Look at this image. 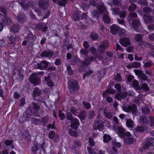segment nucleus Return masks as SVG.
<instances>
[{
  "instance_id": "1",
  "label": "nucleus",
  "mask_w": 154,
  "mask_h": 154,
  "mask_svg": "<svg viewBox=\"0 0 154 154\" xmlns=\"http://www.w3.org/2000/svg\"><path fill=\"white\" fill-rule=\"evenodd\" d=\"M97 9L100 14H103V20L106 23H108L110 21V19L108 15V12L103 3L100 5H98L97 6Z\"/></svg>"
},
{
  "instance_id": "2",
  "label": "nucleus",
  "mask_w": 154,
  "mask_h": 154,
  "mask_svg": "<svg viewBox=\"0 0 154 154\" xmlns=\"http://www.w3.org/2000/svg\"><path fill=\"white\" fill-rule=\"evenodd\" d=\"M102 116L100 113H98L97 116V120L95 122V124L93 127L94 129H98L100 131H102L103 129L104 122L100 119Z\"/></svg>"
},
{
  "instance_id": "3",
  "label": "nucleus",
  "mask_w": 154,
  "mask_h": 154,
  "mask_svg": "<svg viewBox=\"0 0 154 154\" xmlns=\"http://www.w3.org/2000/svg\"><path fill=\"white\" fill-rule=\"evenodd\" d=\"M122 110L125 112H131L134 114L136 115L138 113L136 105L133 104L129 106H125L122 107Z\"/></svg>"
},
{
  "instance_id": "4",
  "label": "nucleus",
  "mask_w": 154,
  "mask_h": 154,
  "mask_svg": "<svg viewBox=\"0 0 154 154\" xmlns=\"http://www.w3.org/2000/svg\"><path fill=\"white\" fill-rule=\"evenodd\" d=\"M68 86L71 93H74L75 91H77L79 89L77 81L71 80L68 81Z\"/></svg>"
},
{
  "instance_id": "5",
  "label": "nucleus",
  "mask_w": 154,
  "mask_h": 154,
  "mask_svg": "<svg viewBox=\"0 0 154 154\" xmlns=\"http://www.w3.org/2000/svg\"><path fill=\"white\" fill-rule=\"evenodd\" d=\"M109 42L107 40L102 42L97 48L98 51L100 53H104L105 49L109 47Z\"/></svg>"
},
{
  "instance_id": "6",
  "label": "nucleus",
  "mask_w": 154,
  "mask_h": 154,
  "mask_svg": "<svg viewBox=\"0 0 154 154\" xmlns=\"http://www.w3.org/2000/svg\"><path fill=\"white\" fill-rule=\"evenodd\" d=\"M29 112H31V108L30 107H29L24 113L22 117L19 119V121L20 123H23L28 120L30 117V114L29 113Z\"/></svg>"
},
{
  "instance_id": "7",
  "label": "nucleus",
  "mask_w": 154,
  "mask_h": 154,
  "mask_svg": "<svg viewBox=\"0 0 154 154\" xmlns=\"http://www.w3.org/2000/svg\"><path fill=\"white\" fill-rule=\"evenodd\" d=\"M29 80L34 85H38L40 82V80L36 73L32 74L29 77Z\"/></svg>"
},
{
  "instance_id": "8",
  "label": "nucleus",
  "mask_w": 154,
  "mask_h": 154,
  "mask_svg": "<svg viewBox=\"0 0 154 154\" xmlns=\"http://www.w3.org/2000/svg\"><path fill=\"white\" fill-rule=\"evenodd\" d=\"M134 29L136 31L139 32L142 28L140 22L138 20H133L132 23Z\"/></svg>"
},
{
  "instance_id": "9",
  "label": "nucleus",
  "mask_w": 154,
  "mask_h": 154,
  "mask_svg": "<svg viewBox=\"0 0 154 154\" xmlns=\"http://www.w3.org/2000/svg\"><path fill=\"white\" fill-rule=\"evenodd\" d=\"M48 64V63L46 61L43 60L35 64V67L36 69H40L43 70L47 68Z\"/></svg>"
},
{
  "instance_id": "10",
  "label": "nucleus",
  "mask_w": 154,
  "mask_h": 154,
  "mask_svg": "<svg viewBox=\"0 0 154 154\" xmlns=\"http://www.w3.org/2000/svg\"><path fill=\"white\" fill-rule=\"evenodd\" d=\"M48 0H40L38 2L39 6L42 9L46 10L49 6Z\"/></svg>"
},
{
  "instance_id": "11",
  "label": "nucleus",
  "mask_w": 154,
  "mask_h": 154,
  "mask_svg": "<svg viewBox=\"0 0 154 154\" xmlns=\"http://www.w3.org/2000/svg\"><path fill=\"white\" fill-rule=\"evenodd\" d=\"M17 15L16 19L20 23H23L26 21V17L23 13L20 12Z\"/></svg>"
},
{
  "instance_id": "12",
  "label": "nucleus",
  "mask_w": 154,
  "mask_h": 154,
  "mask_svg": "<svg viewBox=\"0 0 154 154\" xmlns=\"http://www.w3.org/2000/svg\"><path fill=\"white\" fill-rule=\"evenodd\" d=\"M120 43L123 46L126 47L131 44L130 39L127 38H121L119 39Z\"/></svg>"
},
{
  "instance_id": "13",
  "label": "nucleus",
  "mask_w": 154,
  "mask_h": 154,
  "mask_svg": "<svg viewBox=\"0 0 154 154\" xmlns=\"http://www.w3.org/2000/svg\"><path fill=\"white\" fill-rule=\"evenodd\" d=\"M94 57L93 56L86 58L83 61L82 63V66H86L89 65L94 60Z\"/></svg>"
},
{
  "instance_id": "14",
  "label": "nucleus",
  "mask_w": 154,
  "mask_h": 154,
  "mask_svg": "<svg viewBox=\"0 0 154 154\" xmlns=\"http://www.w3.org/2000/svg\"><path fill=\"white\" fill-rule=\"evenodd\" d=\"M71 124L70 125V127L75 129H76L78 128V125L79 124V122L78 119L74 118L71 121Z\"/></svg>"
},
{
  "instance_id": "15",
  "label": "nucleus",
  "mask_w": 154,
  "mask_h": 154,
  "mask_svg": "<svg viewBox=\"0 0 154 154\" xmlns=\"http://www.w3.org/2000/svg\"><path fill=\"white\" fill-rule=\"evenodd\" d=\"M41 90L38 88H34L32 94V96L35 100H38L36 98V97L40 96L41 94Z\"/></svg>"
},
{
  "instance_id": "16",
  "label": "nucleus",
  "mask_w": 154,
  "mask_h": 154,
  "mask_svg": "<svg viewBox=\"0 0 154 154\" xmlns=\"http://www.w3.org/2000/svg\"><path fill=\"white\" fill-rule=\"evenodd\" d=\"M115 131L120 137H124V133L125 131L124 128L121 127L118 128L117 129H115Z\"/></svg>"
},
{
  "instance_id": "17",
  "label": "nucleus",
  "mask_w": 154,
  "mask_h": 154,
  "mask_svg": "<svg viewBox=\"0 0 154 154\" xmlns=\"http://www.w3.org/2000/svg\"><path fill=\"white\" fill-rule=\"evenodd\" d=\"M20 28V26L18 23H16L13 25L11 28V31L14 32H17L19 31Z\"/></svg>"
},
{
  "instance_id": "18",
  "label": "nucleus",
  "mask_w": 154,
  "mask_h": 154,
  "mask_svg": "<svg viewBox=\"0 0 154 154\" xmlns=\"http://www.w3.org/2000/svg\"><path fill=\"white\" fill-rule=\"evenodd\" d=\"M53 55V53L50 51H43L41 54L42 57H51Z\"/></svg>"
},
{
  "instance_id": "19",
  "label": "nucleus",
  "mask_w": 154,
  "mask_h": 154,
  "mask_svg": "<svg viewBox=\"0 0 154 154\" xmlns=\"http://www.w3.org/2000/svg\"><path fill=\"white\" fill-rule=\"evenodd\" d=\"M143 18L146 23H152L154 22V17L153 16L150 15H145L144 16Z\"/></svg>"
},
{
  "instance_id": "20",
  "label": "nucleus",
  "mask_w": 154,
  "mask_h": 154,
  "mask_svg": "<svg viewBox=\"0 0 154 154\" xmlns=\"http://www.w3.org/2000/svg\"><path fill=\"white\" fill-rule=\"evenodd\" d=\"M119 28L118 26L116 25H113L110 27L111 32L114 35L116 34Z\"/></svg>"
},
{
  "instance_id": "21",
  "label": "nucleus",
  "mask_w": 154,
  "mask_h": 154,
  "mask_svg": "<svg viewBox=\"0 0 154 154\" xmlns=\"http://www.w3.org/2000/svg\"><path fill=\"white\" fill-rule=\"evenodd\" d=\"M103 113L104 116L108 119H111L113 116L112 113L108 111L106 109H103Z\"/></svg>"
},
{
  "instance_id": "22",
  "label": "nucleus",
  "mask_w": 154,
  "mask_h": 154,
  "mask_svg": "<svg viewBox=\"0 0 154 154\" xmlns=\"http://www.w3.org/2000/svg\"><path fill=\"white\" fill-rule=\"evenodd\" d=\"M139 120L140 123L142 124L146 125L148 122L147 118L144 116H140Z\"/></svg>"
},
{
  "instance_id": "23",
  "label": "nucleus",
  "mask_w": 154,
  "mask_h": 154,
  "mask_svg": "<svg viewBox=\"0 0 154 154\" xmlns=\"http://www.w3.org/2000/svg\"><path fill=\"white\" fill-rule=\"evenodd\" d=\"M103 97L105 98L106 101L108 103H111L113 101L112 98L109 96L108 94L106 93L104 91L103 92Z\"/></svg>"
},
{
  "instance_id": "24",
  "label": "nucleus",
  "mask_w": 154,
  "mask_h": 154,
  "mask_svg": "<svg viewBox=\"0 0 154 154\" xmlns=\"http://www.w3.org/2000/svg\"><path fill=\"white\" fill-rule=\"evenodd\" d=\"M124 141L128 144H131L135 142V139L134 137H130L125 138Z\"/></svg>"
},
{
  "instance_id": "25",
  "label": "nucleus",
  "mask_w": 154,
  "mask_h": 154,
  "mask_svg": "<svg viewBox=\"0 0 154 154\" xmlns=\"http://www.w3.org/2000/svg\"><path fill=\"white\" fill-rule=\"evenodd\" d=\"M50 77L49 76L47 77H45L44 78L45 81L48 86L52 87L54 86V84L52 81L50 80Z\"/></svg>"
},
{
  "instance_id": "26",
  "label": "nucleus",
  "mask_w": 154,
  "mask_h": 154,
  "mask_svg": "<svg viewBox=\"0 0 154 154\" xmlns=\"http://www.w3.org/2000/svg\"><path fill=\"white\" fill-rule=\"evenodd\" d=\"M2 21L6 25L9 24L12 22L10 18L4 16L2 19Z\"/></svg>"
},
{
  "instance_id": "27",
  "label": "nucleus",
  "mask_w": 154,
  "mask_h": 154,
  "mask_svg": "<svg viewBox=\"0 0 154 154\" xmlns=\"http://www.w3.org/2000/svg\"><path fill=\"white\" fill-rule=\"evenodd\" d=\"M126 124L127 126L129 128H132L133 125V121L131 119H126Z\"/></svg>"
},
{
  "instance_id": "28",
  "label": "nucleus",
  "mask_w": 154,
  "mask_h": 154,
  "mask_svg": "<svg viewBox=\"0 0 154 154\" xmlns=\"http://www.w3.org/2000/svg\"><path fill=\"white\" fill-rule=\"evenodd\" d=\"M142 112L145 115H147L150 112L149 108L147 106H145L141 108Z\"/></svg>"
},
{
  "instance_id": "29",
  "label": "nucleus",
  "mask_w": 154,
  "mask_h": 154,
  "mask_svg": "<svg viewBox=\"0 0 154 154\" xmlns=\"http://www.w3.org/2000/svg\"><path fill=\"white\" fill-rule=\"evenodd\" d=\"M143 44L146 47H147L146 46H147L148 47L152 49V50L149 52L150 54V52H151L152 51H154V45H153L149 42H143Z\"/></svg>"
},
{
  "instance_id": "30",
  "label": "nucleus",
  "mask_w": 154,
  "mask_h": 154,
  "mask_svg": "<svg viewBox=\"0 0 154 154\" xmlns=\"http://www.w3.org/2000/svg\"><path fill=\"white\" fill-rule=\"evenodd\" d=\"M29 107H30L31 109L32 108L33 109L35 110H37L40 109V107L36 103L34 102H32L31 105Z\"/></svg>"
},
{
  "instance_id": "31",
  "label": "nucleus",
  "mask_w": 154,
  "mask_h": 154,
  "mask_svg": "<svg viewBox=\"0 0 154 154\" xmlns=\"http://www.w3.org/2000/svg\"><path fill=\"white\" fill-rule=\"evenodd\" d=\"M7 15L6 8L3 6H0V15L5 16Z\"/></svg>"
},
{
  "instance_id": "32",
  "label": "nucleus",
  "mask_w": 154,
  "mask_h": 154,
  "mask_svg": "<svg viewBox=\"0 0 154 154\" xmlns=\"http://www.w3.org/2000/svg\"><path fill=\"white\" fill-rule=\"evenodd\" d=\"M146 130V128L142 126H138L134 131L136 132H143Z\"/></svg>"
},
{
  "instance_id": "33",
  "label": "nucleus",
  "mask_w": 154,
  "mask_h": 154,
  "mask_svg": "<svg viewBox=\"0 0 154 154\" xmlns=\"http://www.w3.org/2000/svg\"><path fill=\"white\" fill-rule=\"evenodd\" d=\"M21 7L25 10H27L29 8V5L27 3H25L24 2H19Z\"/></svg>"
},
{
  "instance_id": "34",
  "label": "nucleus",
  "mask_w": 154,
  "mask_h": 154,
  "mask_svg": "<svg viewBox=\"0 0 154 154\" xmlns=\"http://www.w3.org/2000/svg\"><path fill=\"white\" fill-rule=\"evenodd\" d=\"M112 144L114 148L115 147L117 148H119L121 146V144L120 143L117 142L116 140H114L112 141Z\"/></svg>"
},
{
  "instance_id": "35",
  "label": "nucleus",
  "mask_w": 154,
  "mask_h": 154,
  "mask_svg": "<svg viewBox=\"0 0 154 154\" xmlns=\"http://www.w3.org/2000/svg\"><path fill=\"white\" fill-rule=\"evenodd\" d=\"M139 78L140 79L141 83H143V81L147 80V77L143 72L139 76Z\"/></svg>"
},
{
  "instance_id": "36",
  "label": "nucleus",
  "mask_w": 154,
  "mask_h": 154,
  "mask_svg": "<svg viewBox=\"0 0 154 154\" xmlns=\"http://www.w3.org/2000/svg\"><path fill=\"white\" fill-rule=\"evenodd\" d=\"M38 145L36 143H34L32 148V151L33 153H35L38 150Z\"/></svg>"
},
{
  "instance_id": "37",
  "label": "nucleus",
  "mask_w": 154,
  "mask_h": 154,
  "mask_svg": "<svg viewBox=\"0 0 154 154\" xmlns=\"http://www.w3.org/2000/svg\"><path fill=\"white\" fill-rule=\"evenodd\" d=\"M143 35L140 34H136L134 37V39L137 42H140L142 40Z\"/></svg>"
},
{
  "instance_id": "38",
  "label": "nucleus",
  "mask_w": 154,
  "mask_h": 154,
  "mask_svg": "<svg viewBox=\"0 0 154 154\" xmlns=\"http://www.w3.org/2000/svg\"><path fill=\"white\" fill-rule=\"evenodd\" d=\"M80 53L81 54H84L86 57L88 56L89 53L88 50L86 48H82L81 50Z\"/></svg>"
},
{
  "instance_id": "39",
  "label": "nucleus",
  "mask_w": 154,
  "mask_h": 154,
  "mask_svg": "<svg viewBox=\"0 0 154 154\" xmlns=\"http://www.w3.org/2000/svg\"><path fill=\"white\" fill-rule=\"evenodd\" d=\"M154 140L152 139L151 137H148L146 139V143L147 144L149 145L150 146H152L153 145V143Z\"/></svg>"
},
{
  "instance_id": "40",
  "label": "nucleus",
  "mask_w": 154,
  "mask_h": 154,
  "mask_svg": "<svg viewBox=\"0 0 154 154\" xmlns=\"http://www.w3.org/2000/svg\"><path fill=\"white\" fill-rule=\"evenodd\" d=\"M36 38V36L33 35L31 32H30L29 33L27 36V38L29 39L28 42L30 40H34Z\"/></svg>"
},
{
  "instance_id": "41",
  "label": "nucleus",
  "mask_w": 154,
  "mask_h": 154,
  "mask_svg": "<svg viewBox=\"0 0 154 154\" xmlns=\"http://www.w3.org/2000/svg\"><path fill=\"white\" fill-rule=\"evenodd\" d=\"M67 0H56V2L59 5L62 6H65Z\"/></svg>"
},
{
  "instance_id": "42",
  "label": "nucleus",
  "mask_w": 154,
  "mask_h": 154,
  "mask_svg": "<svg viewBox=\"0 0 154 154\" xmlns=\"http://www.w3.org/2000/svg\"><path fill=\"white\" fill-rule=\"evenodd\" d=\"M91 13L92 16L93 17L98 18L99 17V13L97 11L93 10L91 11Z\"/></svg>"
},
{
  "instance_id": "43",
  "label": "nucleus",
  "mask_w": 154,
  "mask_h": 154,
  "mask_svg": "<svg viewBox=\"0 0 154 154\" xmlns=\"http://www.w3.org/2000/svg\"><path fill=\"white\" fill-rule=\"evenodd\" d=\"M41 29L43 32L46 31L48 29V27L46 26V25L45 23H41Z\"/></svg>"
},
{
  "instance_id": "44",
  "label": "nucleus",
  "mask_w": 154,
  "mask_h": 154,
  "mask_svg": "<svg viewBox=\"0 0 154 154\" xmlns=\"http://www.w3.org/2000/svg\"><path fill=\"white\" fill-rule=\"evenodd\" d=\"M86 117V112L83 111L81 112L80 114L79 115V118L81 119L84 120Z\"/></svg>"
},
{
  "instance_id": "45",
  "label": "nucleus",
  "mask_w": 154,
  "mask_h": 154,
  "mask_svg": "<svg viewBox=\"0 0 154 154\" xmlns=\"http://www.w3.org/2000/svg\"><path fill=\"white\" fill-rule=\"evenodd\" d=\"M81 145V143L79 140H75L73 141V146L75 147H80Z\"/></svg>"
},
{
  "instance_id": "46",
  "label": "nucleus",
  "mask_w": 154,
  "mask_h": 154,
  "mask_svg": "<svg viewBox=\"0 0 154 154\" xmlns=\"http://www.w3.org/2000/svg\"><path fill=\"white\" fill-rule=\"evenodd\" d=\"M69 134L72 136L77 137V136L76 132L72 131L71 129H69Z\"/></svg>"
},
{
  "instance_id": "47",
  "label": "nucleus",
  "mask_w": 154,
  "mask_h": 154,
  "mask_svg": "<svg viewBox=\"0 0 154 154\" xmlns=\"http://www.w3.org/2000/svg\"><path fill=\"white\" fill-rule=\"evenodd\" d=\"M138 4L147 6L148 5L147 2L146 0H139L138 2Z\"/></svg>"
},
{
  "instance_id": "48",
  "label": "nucleus",
  "mask_w": 154,
  "mask_h": 154,
  "mask_svg": "<svg viewBox=\"0 0 154 154\" xmlns=\"http://www.w3.org/2000/svg\"><path fill=\"white\" fill-rule=\"evenodd\" d=\"M153 64V63L152 61L146 62L144 63L143 66L146 68L149 67H151Z\"/></svg>"
},
{
  "instance_id": "49",
  "label": "nucleus",
  "mask_w": 154,
  "mask_h": 154,
  "mask_svg": "<svg viewBox=\"0 0 154 154\" xmlns=\"http://www.w3.org/2000/svg\"><path fill=\"white\" fill-rule=\"evenodd\" d=\"M82 103L83 105L86 109H89L91 108V105L90 103L83 101Z\"/></svg>"
},
{
  "instance_id": "50",
  "label": "nucleus",
  "mask_w": 154,
  "mask_h": 154,
  "mask_svg": "<svg viewBox=\"0 0 154 154\" xmlns=\"http://www.w3.org/2000/svg\"><path fill=\"white\" fill-rule=\"evenodd\" d=\"M151 9L149 7H144L143 9V11L145 14H149L152 11Z\"/></svg>"
},
{
  "instance_id": "51",
  "label": "nucleus",
  "mask_w": 154,
  "mask_h": 154,
  "mask_svg": "<svg viewBox=\"0 0 154 154\" xmlns=\"http://www.w3.org/2000/svg\"><path fill=\"white\" fill-rule=\"evenodd\" d=\"M19 75L20 76L19 79L21 81L23 78V71L22 69H19L18 70Z\"/></svg>"
},
{
  "instance_id": "52",
  "label": "nucleus",
  "mask_w": 154,
  "mask_h": 154,
  "mask_svg": "<svg viewBox=\"0 0 154 154\" xmlns=\"http://www.w3.org/2000/svg\"><path fill=\"white\" fill-rule=\"evenodd\" d=\"M66 118L67 120L71 121L73 119L72 114L69 112H67Z\"/></svg>"
},
{
  "instance_id": "53",
  "label": "nucleus",
  "mask_w": 154,
  "mask_h": 154,
  "mask_svg": "<svg viewBox=\"0 0 154 154\" xmlns=\"http://www.w3.org/2000/svg\"><path fill=\"white\" fill-rule=\"evenodd\" d=\"M88 142L90 146L93 147L94 146L95 142L94 141V140L91 137L89 138Z\"/></svg>"
},
{
  "instance_id": "54",
  "label": "nucleus",
  "mask_w": 154,
  "mask_h": 154,
  "mask_svg": "<svg viewBox=\"0 0 154 154\" xmlns=\"http://www.w3.org/2000/svg\"><path fill=\"white\" fill-rule=\"evenodd\" d=\"M95 115V112L93 111H90L88 113V117L89 119H91Z\"/></svg>"
},
{
  "instance_id": "55",
  "label": "nucleus",
  "mask_w": 154,
  "mask_h": 154,
  "mask_svg": "<svg viewBox=\"0 0 154 154\" xmlns=\"http://www.w3.org/2000/svg\"><path fill=\"white\" fill-rule=\"evenodd\" d=\"M137 8L136 6L134 4H132L129 7L128 11L129 12L134 11Z\"/></svg>"
},
{
  "instance_id": "56",
  "label": "nucleus",
  "mask_w": 154,
  "mask_h": 154,
  "mask_svg": "<svg viewBox=\"0 0 154 154\" xmlns=\"http://www.w3.org/2000/svg\"><path fill=\"white\" fill-rule=\"evenodd\" d=\"M24 136L26 140L29 142V141L31 140V136L29 134V133L28 132H26L25 134L24 135Z\"/></svg>"
},
{
  "instance_id": "57",
  "label": "nucleus",
  "mask_w": 154,
  "mask_h": 154,
  "mask_svg": "<svg viewBox=\"0 0 154 154\" xmlns=\"http://www.w3.org/2000/svg\"><path fill=\"white\" fill-rule=\"evenodd\" d=\"M73 18L75 21L79 20L80 16L79 14L77 13H74L73 14Z\"/></svg>"
},
{
  "instance_id": "58",
  "label": "nucleus",
  "mask_w": 154,
  "mask_h": 154,
  "mask_svg": "<svg viewBox=\"0 0 154 154\" xmlns=\"http://www.w3.org/2000/svg\"><path fill=\"white\" fill-rule=\"evenodd\" d=\"M110 140V137L107 135H105L103 137V141L104 142L107 143Z\"/></svg>"
},
{
  "instance_id": "59",
  "label": "nucleus",
  "mask_w": 154,
  "mask_h": 154,
  "mask_svg": "<svg viewBox=\"0 0 154 154\" xmlns=\"http://www.w3.org/2000/svg\"><path fill=\"white\" fill-rule=\"evenodd\" d=\"M67 71L69 74H72L73 71L71 68V66L69 65H67Z\"/></svg>"
},
{
  "instance_id": "60",
  "label": "nucleus",
  "mask_w": 154,
  "mask_h": 154,
  "mask_svg": "<svg viewBox=\"0 0 154 154\" xmlns=\"http://www.w3.org/2000/svg\"><path fill=\"white\" fill-rule=\"evenodd\" d=\"M90 36V38L93 40H96L98 38V35L96 33H91Z\"/></svg>"
},
{
  "instance_id": "61",
  "label": "nucleus",
  "mask_w": 154,
  "mask_h": 154,
  "mask_svg": "<svg viewBox=\"0 0 154 154\" xmlns=\"http://www.w3.org/2000/svg\"><path fill=\"white\" fill-rule=\"evenodd\" d=\"M13 142V140H5V144L7 146H9L11 145Z\"/></svg>"
},
{
  "instance_id": "62",
  "label": "nucleus",
  "mask_w": 154,
  "mask_h": 154,
  "mask_svg": "<svg viewBox=\"0 0 154 154\" xmlns=\"http://www.w3.org/2000/svg\"><path fill=\"white\" fill-rule=\"evenodd\" d=\"M122 77L120 74H117L115 77V79L117 82H120L122 80Z\"/></svg>"
},
{
  "instance_id": "63",
  "label": "nucleus",
  "mask_w": 154,
  "mask_h": 154,
  "mask_svg": "<svg viewBox=\"0 0 154 154\" xmlns=\"http://www.w3.org/2000/svg\"><path fill=\"white\" fill-rule=\"evenodd\" d=\"M142 88L144 91H148L149 90V88L146 84H143L142 85Z\"/></svg>"
},
{
  "instance_id": "64",
  "label": "nucleus",
  "mask_w": 154,
  "mask_h": 154,
  "mask_svg": "<svg viewBox=\"0 0 154 154\" xmlns=\"http://www.w3.org/2000/svg\"><path fill=\"white\" fill-rule=\"evenodd\" d=\"M87 149L88 152L90 154H97L94 152L93 149L90 147L88 146Z\"/></svg>"
}]
</instances>
